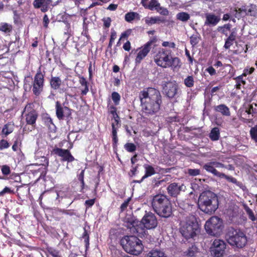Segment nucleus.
Wrapping results in <instances>:
<instances>
[{
  "label": "nucleus",
  "instance_id": "f257e3e1",
  "mask_svg": "<svg viewBox=\"0 0 257 257\" xmlns=\"http://www.w3.org/2000/svg\"><path fill=\"white\" fill-rule=\"evenodd\" d=\"M139 98L143 113L149 116L156 114L160 109L162 103L160 91L154 88L144 89L139 93Z\"/></svg>",
  "mask_w": 257,
  "mask_h": 257
},
{
  "label": "nucleus",
  "instance_id": "f03ea898",
  "mask_svg": "<svg viewBox=\"0 0 257 257\" xmlns=\"http://www.w3.org/2000/svg\"><path fill=\"white\" fill-rule=\"evenodd\" d=\"M152 208L159 216L168 218L172 214V205L166 195L159 194L155 195L151 201Z\"/></svg>",
  "mask_w": 257,
  "mask_h": 257
},
{
  "label": "nucleus",
  "instance_id": "7ed1b4c3",
  "mask_svg": "<svg viewBox=\"0 0 257 257\" xmlns=\"http://www.w3.org/2000/svg\"><path fill=\"white\" fill-rule=\"evenodd\" d=\"M156 64L163 68L171 67L174 70L181 66L180 59L172 57V51L165 48L160 49L154 57Z\"/></svg>",
  "mask_w": 257,
  "mask_h": 257
},
{
  "label": "nucleus",
  "instance_id": "20e7f679",
  "mask_svg": "<svg viewBox=\"0 0 257 257\" xmlns=\"http://www.w3.org/2000/svg\"><path fill=\"white\" fill-rule=\"evenodd\" d=\"M198 205L202 211L211 214L218 207V197L215 193L211 191H204L199 196Z\"/></svg>",
  "mask_w": 257,
  "mask_h": 257
},
{
  "label": "nucleus",
  "instance_id": "39448f33",
  "mask_svg": "<svg viewBox=\"0 0 257 257\" xmlns=\"http://www.w3.org/2000/svg\"><path fill=\"white\" fill-rule=\"evenodd\" d=\"M199 230V225L194 215L186 214L180 220L179 231L186 239L193 238Z\"/></svg>",
  "mask_w": 257,
  "mask_h": 257
},
{
  "label": "nucleus",
  "instance_id": "423d86ee",
  "mask_svg": "<svg viewBox=\"0 0 257 257\" xmlns=\"http://www.w3.org/2000/svg\"><path fill=\"white\" fill-rule=\"evenodd\" d=\"M215 168H225L230 171H233L234 170V167L232 165L228 164L226 165L221 162L216 161L215 159L212 160L211 161L205 164L203 166V168L204 170L212 174L214 176L220 178H224L227 181L233 184H237V181L235 178L218 172Z\"/></svg>",
  "mask_w": 257,
  "mask_h": 257
},
{
  "label": "nucleus",
  "instance_id": "0eeeda50",
  "mask_svg": "<svg viewBox=\"0 0 257 257\" xmlns=\"http://www.w3.org/2000/svg\"><path fill=\"white\" fill-rule=\"evenodd\" d=\"M215 168H225L230 171H233L234 170V167L232 165L228 164L226 165L221 162L216 161L215 159L212 160L211 161L205 164L203 166V168L204 170L212 174L214 176L220 178H224L227 181L233 184H237V181L235 178L218 172Z\"/></svg>",
  "mask_w": 257,
  "mask_h": 257
},
{
  "label": "nucleus",
  "instance_id": "6e6552de",
  "mask_svg": "<svg viewBox=\"0 0 257 257\" xmlns=\"http://www.w3.org/2000/svg\"><path fill=\"white\" fill-rule=\"evenodd\" d=\"M225 237L227 242L231 246L238 248H243L247 242L246 234L240 229L233 227L228 228Z\"/></svg>",
  "mask_w": 257,
  "mask_h": 257
},
{
  "label": "nucleus",
  "instance_id": "1a4fd4ad",
  "mask_svg": "<svg viewBox=\"0 0 257 257\" xmlns=\"http://www.w3.org/2000/svg\"><path fill=\"white\" fill-rule=\"evenodd\" d=\"M120 243L126 252L133 255H139L143 250L142 241L135 235L123 236Z\"/></svg>",
  "mask_w": 257,
  "mask_h": 257
},
{
  "label": "nucleus",
  "instance_id": "9d476101",
  "mask_svg": "<svg viewBox=\"0 0 257 257\" xmlns=\"http://www.w3.org/2000/svg\"><path fill=\"white\" fill-rule=\"evenodd\" d=\"M204 227L209 235L217 236L221 233L223 225L222 220L218 217L212 216L206 222Z\"/></svg>",
  "mask_w": 257,
  "mask_h": 257
},
{
  "label": "nucleus",
  "instance_id": "9b49d317",
  "mask_svg": "<svg viewBox=\"0 0 257 257\" xmlns=\"http://www.w3.org/2000/svg\"><path fill=\"white\" fill-rule=\"evenodd\" d=\"M44 77L45 73H42L41 66H40L34 77L32 85L33 93L36 96H39L43 91L45 83Z\"/></svg>",
  "mask_w": 257,
  "mask_h": 257
},
{
  "label": "nucleus",
  "instance_id": "f8f14e48",
  "mask_svg": "<svg viewBox=\"0 0 257 257\" xmlns=\"http://www.w3.org/2000/svg\"><path fill=\"white\" fill-rule=\"evenodd\" d=\"M32 103H28L23 112L25 113V120L27 124L31 125L32 130H34L36 126V120L38 119L39 114L38 112L32 107Z\"/></svg>",
  "mask_w": 257,
  "mask_h": 257
},
{
  "label": "nucleus",
  "instance_id": "ddd939ff",
  "mask_svg": "<svg viewBox=\"0 0 257 257\" xmlns=\"http://www.w3.org/2000/svg\"><path fill=\"white\" fill-rule=\"evenodd\" d=\"M226 243L220 239H215L210 247L212 255L214 257H222L225 254Z\"/></svg>",
  "mask_w": 257,
  "mask_h": 257
},
{
  "label": "nucleus",
  "instance_id": "4468645a",
  "mask_svg": "<svg viewBox=\"0 0 257 257\" xmlns=\"http://www.w3.org/2000/svg\"><path fill=\"white\" fill-rule=\"evenodd\" d=\"M141 221L143 226L148 229L155 228L158 224L156 215L151 212H146Z\"/></svg>",
  "mask_w": 257,
  "mask_h": 257
},
{
  "label": "nucleus",
  "instance_id": "2eb2a0df",
  "mask_svg": "<svg viewBox=\"0 0 257 257\" xmlns=\"http://www.w3.org/2000/svg\"><path fill=\"white\" fill-rule=\"evenodd\" d=\"M52 153L61 157L62 162H72L75 160L74 157L72 155L71 152L68 149H62L55 147L52 151Z\"/></svg>",
  "mask_w": 257,
  "mask_h": 257
},
{
  "label": "nucleus",
  "instance_id": "dca6fc26",
  "mask_svg": "<svg viewBox=\"0 0 257 257\" xmlns=\"http://www.w3.org/2000/svg\"><path fill=\"white\" fill-rule=\"evenodd\" d=\"M56 115L59 120L64 118L65 114L67 117H69L71 115L72 109L67 106H63L61 103L57 101L55 104Z\"/></svg>",
  "mask_w": 257,
  "mask_h": 257
},
{
  "label": "nucleus",
  "instance_id": "f3484780",
  "mask_svg": "<svg viewBox=\"0 0 257 257\" xmlns=\"http://www.w3.org/2000/svg\"><path fill=\"white\" fill-rule=\"evenodd\" d=\"M178 89V84L172 82L166 83L163 87L164 92L169 98L175 97L177 94Z\"/></svg>",
  "mask_w": 257,
  "mask_h": 257
},
{
  "label": "nucleus",
  "instance_id": "a211bd4d",
  "mask_svg": "<svg viewBox=\"0 0 257 257\" xmlns=\"http://www.w3.org/2000/svg\"><path fill=\"white\" fill-rule=\"evenodd\" d=\"M236 12L241 14L244 13L245 15L256 17L257 7L255 5L251 4L249 6H243L236 10Z\"/></svg>",
  "mask_w": 257,
  "mask_h": 257
},
{
  "label": "nucleus",
  "instance_id": "6ab92c4d",
  "mask_svg": "<svg viewBox=\"0 0 257 257\" xmlns=\"http://www.w3.org/2000/svg\"><path fill=\"white\" fill-rule=\"evenodd\" d=\"M51 3V0H35L33 2V6L36 9L40 8L41 11L45 13L48 11Z\"/></svg>",
  "mask_w": 257,
  "mask_h": 257
},
{
  "label": "nucleus",
  "instance_id": "aec40b11",
  "mask_svg": "<svg viewBox=\"0 0 257 257\" xmlns=\"http://www.w3.org/2000/svg\"><path fill=\"white\" fill-rule=\"evenodd\" d=\"M181 189L182 186L178 185L176 183H171L167 188L168 194L172 197H177L180 194Z\"/></svg>",
  "mask_w": 257,
  "mask_h": 257
},
{
  "label": "nucleus",
  "instance_id": "412c9836",
  "mask_svg": "<svg viewBox=\"0 0 257 257\" xmlns=\"http://www.w3.org/2000/svg\"><path fill=\"white\" fill-rule=\"evenodd\" d=\"M205 17V25L206 26H215L220 20L219 16H216L215 14L212 13L206 14Z\"/></svg>",
  "mask_w": 257,
  "mask_h": 257
},
{
  "label": "nucleus",
  "instance_id": "4be33fe9",
  "mask_svg": "<svg viewBox=\"0 0 257 257\" xmlns=\"http://www.w3.org/2000/svg\"><path fill=\"white\" fill-rule=\"evenodd\" d=\"M147 9L151 11L156 10L157 12H160V10H163V12H161V14L164 15H167L168 14V10L161 7L157 0H151L148 4V6L147 7Z\"/></svg>",
  "mask_w": 257,
  "mask_h": 257
},
{
  "label": "nucleus",
  "instance_id": "5701e85b",
  "mask_svg": "<svg viewBox=\"0 0 257 257\" xmlns=\"http://www.w3.org/2000/svg\"><path fill=\"white\" fill-rule=\"evenodd\" d=\"M151 49V47H149L147 45H144L140 48L136 58V63H140L148 54Z\"/></svg>",
  "mask_w": 257,
  "mask_h": 257
},
{
  "label": "nucleus",
  "instance_id": "b1692460",
  "mask_svg": "<svg viewBox=\"0 0 257 257\" xmlns=\"http://www.w3.org/2000/svg\"><path fill=\"white\" fill-rule=\"evenodd\" d=\"M42 120L44 125L48 127L50 132H56L57 128L53 123L52 118L48 114L43 117Z\"/></svg>",
  "mask_w": 257,
  "mask_h": 257
},
{
  "label": "nucleus",
  "instance_id": "393cba45",
  "mask_svg": "<svg viewBox=\"0 0 257 257\" xmlns=\"http://www.w3.org/2000/svg\"><path fill=\"white\" fill-rule=\"evenodd\" d=\"M214 109L216 112L220 113L223 116H229L230 115L229 108L225 104H221L214 106Z\"/></svg>",
  "mask_w": 257,
  "mask_h": 257
},
{
  "label": "nucleus",
  "instance_id": "a878e982",
  "mask_svg": "<svg viewBox=\"0 0 257 257\" xmlns=\"http://www.w3.org/2000/svg\"><path fill=\"white\" fill-rule=\"evenodd\" d=\"M236 33L234 31H232L229 36L225 40L224 48L225 49H229L233 44L236 40Z\"/></svg>",
  "mask_w": 257,
  "mask_h": 257
},
{
  "label": "nucleus",
  "instance_id": "bb28decb",
  "mask_svg": "<svg viewBox=\"0 0 257 257\" xmlns=\"http://www.w3.org/2000/svg\"><path fill=\"white\" fill-rule=\"evenodd\" d=\"M135 228L138 236L141 238L145 237L148 234L147 231L148 229H147L145 227H144V226H143L141 223V221L139 224L136 225Z\"/></svg>",
  "mask_w": 257,
  "mask_h": 257
},
{
  "label": "nucleus",
  "instance_id": "cd10ccee",
  "mask_svg": "<svg viewBox=\"0 0 257 257\" xmlns=\"http://www.w3.org/2000/svg\"><path fill=\"white\" fill-rule=\"evenodd\" d=\"M62 84V80L59 77L54 76L51 77L50 80V84L51 87L54 90L58 89Z\"/></svg>",
  "mask_w": 257,
  "mask_h": 257
},
{
  "label": "nucleus",
  "instance_id": "c85d7f7f",
  "mask_svg": "<svg viewBox=\"0 0 257 257\" xmlns=\"http://www.w3.org/2000/svg\"><path fill=\"white\" fill-rule=\"evenodd\" d=\"M13 29V26L7 23L2 22L0 23V31L5 34L10 35Z\"/></svg>",
  "mask_w": 257,
  "mask_h": 257
},
{
  "label": "nucleus",
  "instance_id": "c756f323",
  "mask_svg": "<svg viewBox=\"0 0 257 257\" xmlns=\"http://www.w3.org/2000/svg\"><path fill=\"white\" fill-rule=\"evenodd\" d=\"M111 127H112V146L113 149H115L117 147V144L118 143V138L117 136V127L115 126L114 122H112L111 123Z\"/></svg>",
  "mask_w": 257,
  "mask_h": 257
},
{
  "label": "nucleus",
  "instance_id": "7c9ffc66",
  "mask_svg": "<svg viewBox=\"0 0 257 257\" xmlns=\"http://www.w3.org/2000/svg\"><path fill=\"white\" fill-rule=\"evenodd\" d=\"M135 19L138 20L140 19V15L136 12H128L124 16V19L125 21L128 23H131Z\"/></svg>",
  "mask_w": 257,
  "mask_h": 257
},
{
  "label": "nucleus",
  "instance_id": "2f4dec72",
  "mask_svg": "<svg viewBox=\"0 0 257 257\" xmlns=\"http://www.w3.org/2000/svg\"><path fill=\"white\" fill-rule=\"evenodd\" d=\"M209 138L212 141H216L219 140L220 138V132L218 127H215L211 130L209 134Z\"/></svg>",
  "mask_w": 257,
  "mask_h": 257
},
{
  "label": "nucleus",
  "instance_id": "473e14b6",
  "mask_svg": "<svg viewBox=\"0 0 257 257\" xmlns=\"http://www.w3.org/2000/svg\"><path fill=\"white\" fill-rule=\"evenodd\" d=\"M144 168L145 169V174L143 176V179L151 176L156 174V171L154 167L149 165H145Z\"/></svg>",
  "mask_w": 257,
  "mask_h": 257
},
{
  "label": "nucleus",
  "instance_id": "72a5a7b5",
  "mask_svg": "<svg viewBox=\"0 0 257 257\" xmlns=\"http://www.w3.org/2000/svg\"><path fill=\"white\" fill-rule=\"evenodd\" d=\"M14 131V124H12L11 122H8L4 125L2 133L5 135L6 136H8L11 134Z\"/></svg>",
  "mask_w": 257,
  "mask_h": 257
},
{
  "label": "nucleus",
  "instance_id": "f704fd0d",
  "mask_svg": "<svg viewBox=\"0 0 257 257\" xmlns=\"http://www.w3.org/2000/svg\"><path fill=\"white\" fill-rule=\"evenodd\" d=\"M84 173L85 169H83L82 170L81 172L77 175V179L80 183V188L79 191L82 193H83V190L85 188Z\"/></svg>",
  "mask_w": 257,
  "mask_h": 257
},
{
  "label": "nucleus",
  "instance_id": "c9c22d12",
  "mask_svg": "<svg viewBox=\"0 0 257 257\" xmlns=\"http://www.w3.org/2000/svg\"><path fill=\"white\" fill-rule=\"evenodd\" d=\"M244 209L248 215V218L252 221H256L255 227L257 228V218L255 217L253 211L246 205L244 206Z\"/></svg>",
  "mask_w": 257,
  "mask_h": 257
},
{
  "label": "nucleus",
  "instance_id": "e433bc0d",
  "mask_svg": "<svg viewBox=\"0 0 257 257\" xmlns=\"http://www.w3.org/2000/svg\"><path fill=\"white\" fill-rule=\"evenodd\" d=\"M147 257H167L165 253L158 249H152L147 254Z\"/></svg>",
  "mask_w": 257,
  "mask_h": 257
},
{
  "label": "nucleus",
  "instance_id": "4c0bfd02",
  "mask_svg": "<svg viewBox=\"0 0 257 257\" xmlns=\"http://www.w3.org/2000/svg\"><path fill=\"white\" fill-rule=\"evenodd\" d=\"M176 19L183 22H186L190 19V15L187 12H180L176 15Z\"/></svg>",
  "mask_w": 257,
  "mask_h": 257
},
{
  "label": "nucleus",
  "instance_id": "58836bf2",
  "mask_svg": "<svg viewBox=\"0 0 257 257\" xmlns=\"http://www.w3.org/2000/svg\"><path fill=\"white\" fill-rule=\"evenodd\" d=\"M246 76V73L245 72H243L241 75H239L234 78L236 82L235 85L236 89H240L241 88V84H244L245 83V81L243 79V77Z\"/></svg>",
  "mask_w": 257,
  "mask_h": 257
},
{
  "label": "nucleus",
  "instance_id": "ea45409f",
  "mask_svg": "<svg viewBox=\"0 0 257 257\" xmlns=\"http://www.w3.org/2000/svg\"><path fill=\"white\" fill-rule=\"evenodd\" d=\"M163 22H164V21L159 17L147 18L145 20L146 24L148 25Z\"/></svg>",
  "mask_w": 257,
  "mask_h": 257
},
{
  "label": "nucleus",
  "instance_id": "a19ab883",
  "mask_svg": "<svg viewBox=\"0 0 257 257\" xmlns=\"http://www.w3.org/2000/svg\"><path fill=\"white\" fill-rule=\"evenodd\" d=\"M201 37L198 33L192 35L190 38V44L192 47L195 46L200 41Z\"/></svg>",
  "mask_w": 257,
  "mask_h": 257
},
{
  "label": "nucleus",
  "instance_id": "79ce46f5",
  "mask_svg": "<svg viewBox=\"0 0 257 257\" xmlns=\"http://www.w3.org/2000/svg\"><path fill=\"white\" fill-rule=\"evenodd\" d=\"M198 252V248L195 245H192L189 247L186 251V255L190 257L195 256V254Z\"/></svg>",
  "mask_w": 257,
  "mask_h": 257
},
{
  "label": "nucleus",
  "instance_id": "37998d69",
  "mask_svg": "<svg viewBox=\"0 0 257 257\" xmlns=\"http://www.w3.org/2000/svg\"><path fill=\"white\" fill-rule=\"evenodd\" d=\"M83 229L84 232L82 234V238L84 239L85 248L86 249H87L89 246V235L85 227H84Z\"/></svg>",
  "mask_w": 257,
  "mask_h": 257
},
{
  "label": "nucleus",
  "instance_id": "c03bdc74",
  "mask_svg": "<svg viewBox=\"0 0 257 257\" xmlns=\"http://www.w3.org/2000/svg\"><path fill=\"white\" fill-rule=\"evenodd\" d=\"M250 138L257 145V124L252 127L249 131Z\"/></svg>",
  "mask_w": 257,
  "mask_h": 257
},
{
  "label": "nucleus",
  "instance_id": "a18cd8bd",
  "mask_svg": "<svg viewBox=\"0 0 257 257\" xmlns=\"http://www.w3.org/2000/svg\"><path fill=\"white\" fill-rule=\"evenodd\" d=\"M185 85L187 87H192L194 85V79L192 75L188 76L184 80Z\"/></svg>",
  "mask_w": 257,
  "mask_h": 257
},
{
  "label": "nucleus",
  "instance_id": "49530a36",
  "mask_svg": "<svg viewBox=\"0 0 257 257\" xmlns=\"http://www.w3.org/2000/svg\"><path fill=\"white\" fill-rule=\"evenodd\" d=\"M116 38V33L114 30H111L110 33V37L109 39V42L108 45L107 46V50H111V47L112 44L114 42V40Z\"/></svg>",
  "mask_w": 257,
  "mask_h": 257
},
{
  "label": "nucleus",
  "instance_id": "de8ad7c7",
  "mask_svg": "<svg viewBox=\"0 0 257 257\" xmlns=\"http://www.w3.org/2000/svg\"><path fill=\"white\" fill-rule=\"evenodd\" d=\"M230 29L231 25L230 24H227L222 26L219 27L218 28V30L219 31H220L223 34L227 36L228 35L227 31H229Z\"/></svg>",
  "mask_w": 257,
  "mask_h": 257
},
{
  "label": "nucleus",
  "instance_id": "09e8293b",
  "mask_svg": "<svg viewBox=\"0 0 257 257\" xmlns=\"http://www.w3.org/2000/svg\"><path fill=\"white\" fill-rule=\"evenodd\" d=\"M47 251L53 257H62L60 254L59 250L53 248L52 247H48L46 248Z\"/></svg>",
  "mask_w": 257,
  "mask_h": 257
},
{
  "label": "nucleus",
  "instance_id": "8fccbe9b",
  "mask_svg": "<svg viewBox=\"0 0 257 257\" xmlns=\"http://www.w3.org/2000/svg\"><path fill=\"white\" fill-rule=\"evenodd\" d=\"M111 98L115 105H118L120 101V95L117 92H113L111 93Z\"/></svg>",
  "mask_w": 257,
  "mask_h": 257
},
{
  "label": "nucleus",
  "instance_id": "3c124183",
  "mask_svg": "<svg viewBox=\"0 0 257 257\" xmlns=\"http://www.w3.org/2000/svg\"><path fill=\"white\" fill-rule=\"evenodd\" d=\"M59 212H62L63 215H67L70 216H77L76 210L74 209H61Z\"/></svg>",
  "mask_w": 257,
  "mask_h": 257
},
{
  "label": "nucleus",
  "instance_id": "603ef678",
  "mask_svg": "<svg viewBox=\"0 0 257 257\" xmlns=\"http://www.w3.org/2000/svg\"><path fill=\"white\" fill-rule=\"evenodd\" d=\"M60 210H61L60 208H57L53 212L52 216L55 220L60 221L63 218L62 213L59 212Z\"/></svg>",
  "mask_w": 257,
  "mask_h": 257
},
{
  "label": "nucleus",
  "instance_id": "864d4df0",
  "mask_svg": "<svg viewBox=\"0 0 257 257\" xmlns=\"http://www.w3.org/2000/svg\"><path fill=\"white\" fill-rule=\"evenodd\" d=\"M124 148L126 151L130 153L135 152L137 149L136 146L134 144L131 143H126L124 146Z\"/></svg>",
  "mask_w": 257,
  "mask_h": 257
},
{
  "label": "nucleus",
  "instance_id": "5fc2aeb1",
  "mask_svg": "<svg viewBox=\"0 0 257 257\" xmlns=\"http://www.w3.org/2000/svg\"><path fill=\"white\" fill-rule=\"evenodd\" d=\"M132 29H128L122 32L120 35L119 40L124 41V40H127L132 34Z\"/></svg>",
  "mask_w": 257,
  "mask_h": 257
},
{
  "label": "nucleus",
  "instance_id": "6e6d98bb",
  "mask_svg": "<svg viewBox=\"0 0 257 257\" xmlns=\"http://www.w3.org/2000/svg\"><path fill=\"white\" fill-rule=\"evenodd\" d=\"M10 146L9 142L4 139L0 141V150L8 148Z\"/></svg>",
  "mask_w": 257,
  "mask_h": 257
},
{
  "label": "nucleus",
  "instance_id": "4d7b16f0",
  "mask_svg": "<svg viewBox=\"0 0 257 257\" xmlns=\"http://www.w3.org/2000/svg\"><path fill=\"white\" fill-rule=\"evenodd\" d=\"M188 173L192 176H196L200 174V170L197 169H189Z\"/></svg>",
  "mask_w": 257,
  "mask_h": 257
},
{
  "label": "nucleus",
  "instance_id": "13d9d810",
  "mask_svg": "<svg viewBox=\"0 0 257 257\" xmlns=\"http://www.w3.org/2000/svg\"><path fill=\"white\" fill-rule=\"evenodd\" d=\"M139 166V164H136L135 165L132 166V169H131L130 172L129 173V175L130 177H133L136 175Z\"/></svg>",
  "mask_w": 257,
  "mask_h": 257
},
{
  "label": "nucleus",
  "instance_id": "bf43d9fd",
  "mask_svg": "<svg viewBox=\"0 0 257 257\" xmlns=\"http://www.w3.org/2000/svg\"><path fill=\"white\" fill-rule=\"evenodd\" d=\"M1 171L4 175H8L11 173L10 167L7 165L2 166Z\"/></svg>",
  "mask_w": 257,
  "mask_h": 257
},
{
  "label": "nucleus",
  "instance_id": "052dcab7",
  "mask_svg": "<svg viewBox=\"0 0 257 257\" xmlns=\"http://www.w3.org/2000/svg\"><path fill=\"white\" fill-rule=\"evenodd\" d=\"M6 193L14 194V192L10 188L6 187L2 191L0 192V196H3Z\"/></svg>",
  "mask_w": 257,
  "mask_h": 257
},
{
  "label": "nucleus",
  "instance_id": "680f3d73",
  "mask_svg": "<svg viewBox=\"0 0 257 257\" xmlns=\"http://www.w3.org/2000/svg\"><path fill=\"white\" fill-rule=\"evenodd\" d=\"M95 202V198L86 200L85 202V205L86 208H88L92 207L94 204Z\"/></svg>",
  "mask_w": 257,
  "mask_h": 257
},
{
  "label": "nucleus",
  "instance_id": "e2e57ef3",
  "mask_svg": "<svg viewBox=\"0 0 257 257\" xmlns=\"http://www.w3.org/2000/svg\"><path fill=\"white\" fill-rule=\"evenodd\" d=\"M131 200V198H128L126 200H125L123 203L121 205L120 207V211L122 212L124 211L128 206L129 202Z\"/></svg>",
  "mask_w": 257,
  "mask_h": 257
},
{
  "label": "nucleus",
  "instance_id": "0e129e2a",
  "mask_svg": "<svg viewBox=\"0 0 257 257\" xmlns=\"http://www.w3.org/2000/svg\"><path fill=\"white\" fill-rule=\"evenodd\" d=\"M50 21L47 15L45 14L43 18V25L45 28H47L48 27V25L49 24Z\"/></svg>",
  "mask_w": 257,
  "mask_h": 257
},
{
  "label": "nucleus",
  "instance_id": "69168bd1",
  "mask_svg": "<svg viewBox=\"0 0 257 257\" xmlns=\"http://www.w3.org/2000/svg\"><path fill=\"white\" fill-rule=\"evenodd\" d=\"M162 46L165 47H169L173 48V49L175 48V46H176L175 43L169 42L168 41L163 42L162 44Z\"/></svg>",
  "mask_w": 257,
  "mask_h": 257
},
{
  "label": "nucleus",
  "instance_id": "338daca9",
  "mask_svg": "<svg viewBox=\"0 0 257 257\" xmlns=\"http://www.w3.org/2000/svg\"><path fill=\"white\" fill-rule=\"evenodd\" d=\"M157 38L156 36H154L151 38L150 40L145 44V45H147L149 47H151V46L157 42Z\"/></svg>",
  "mask_w": 257,
  "mask_h": 257
},
{
  "label": "nucleus",
  "instance_id": "774afa93",
  "mask_svg": "<svg viewBox=\"0 0 257 257\" xmlns=\"http://www.w3.org/2000/svg\"><path fill=\"white\" fill-rule=\"evenodd\" d=\"M108 111L109 113L111 114L112 115H114L117 113V108L115 106L111 105L109 106H108Z\"/></svg>",
  "mask_w": 257,
  "mask_h": 257
}]
</instances>
